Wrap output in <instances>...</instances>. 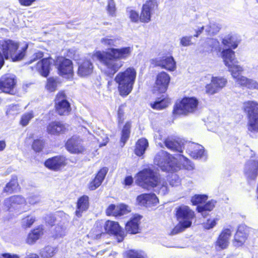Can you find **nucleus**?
<instances>
[{
  "label": "nucleus",
  "mask_w": 258,
  "mask_h": 258,
  "mask_svg": "<svg viewBox=\"0 0 258 258\" xmlns=\"http://www.w3.org/2000/svg\"><path fill=\"white\" fill-rule=\"evenodd\" d=\"M132 47L120 48H110L107 51H98L93 54V58L100 62L102 72L108 76L115 74L123 66L121 59L129 57L133 51Z\"/></svg>",
  "instance_id": "obj_1"
},
{
  "label": "nucleus",
  "mask_w": 258,
  "mask_h": 258,
  "mask_svg": "<svg viewBox=\"0 0 258 258\" xmlns=\"http://www.w3.org/2000/svg\"><path fill=\"white\" fill-rule=\"evenodd\" d=\"M154 164L158 166L162 171L166 172H176L181 169V164L186 170L194 169V165L187 158L182 155H178L176 157H172L167 152L161 150L155 156Z\"/></svg>",
  "instance_id": "obj_2"
},
{
  "label": "nucleus",
  "mask_w": 258,
  "mask_h": 258,
  "mask_svg": "<svg viewBox=\"0 0 258 258\" xmlns=\"http://www.w3.org/2000/svg\"><path fill=\"white\" fill-rule=\"evenodd\" d=\"M136 182L145 188L156 187L159 194L162 195H165L168 192L167 182L164 178H161L158 173L150 168L140 171L137 175Z\"/></svg>",
  "instance_id": "obj_3"
},
{
  "label": "nucleus",
  "mask_w": 258,
  "mask_h": 258,
  "mask_svg": "<svg viewBox=\"0 0 258 258\" xmlns=\"http://www.w3.org/2000/svg\"><path fill=\"white\" fill-rule=\"evenodd\" d=\"M195 217L194 211L187 206L181 205L176 208V217L178 224L172 229L171 235H175L183 231L191 226Z\"/></svg>",
  "instance_id": "obj_4"
},
{
  "label": "nucleus",
  "mask_w": 258,
  "mask_h": 258,
  "mask_svg": "<svg viewBox=\"0 0 258 258\" xmlns=\"http://www.w3.org/2000/svg\"><path fill=\"white\" fill-rule=\"evenodd\" d=\"M136 71L133 68H128L116 76L114 80L118 84V90L121 96H127L133 89L136 77Z\"/></svg>",
  "instance_id": "obj_5"
},
{
  "label": "nucleus",
  "mask_w": 258,
  "mask_h": 258,
  "mask_svg": "<svg viewBox=\"0 0 258 258\" xmlns=\"http://www.w3.org/2000/svg\"><path fill=\"white\" fill-rule=\"evenodd\" d=\"M19 43L11 39H2L0 40V48L3 51L6 59L11 58L13 61L21 60L25 55V51L28 48V44H25L17 53L19 48Z\"/></svg>",
  "instance_id": "obj_6"
},
{
  "label": "nucleus",
  "mask_w": 258,
  "mask_h": 258,
  "mask_svg": "<svg viewBox=\"0 0 258 258\" xmlns=\"http://www.w3.org/2000/svg\"><path fill=\"white\" fill-rule=\"evenodd\" d=\"M199 101L195 97H184L177 101L173 110V114L176 117L187 115L194 113L198 109Z\"/></svg>",
  "instance_id": "obj_7"
},
{
  "label": "nucleus",
  "mask_w": 258,
  "mask_h": 258,
  "mask_svg": "<svg viewBox=\"0 0 258 258\" xmlns=\"http://www.w3.org/2000/svg\"><path fill=\"white\" fill-rule=\"evenodd\" d=\"M220 29L221 27L219 24L215 22H210L209 19L206 17L204 18V20L200 21L199 25L195 28L196 34H194V36L198 37L203 32L204 30H205L208 35L212 36L217 34Z\"/></svg>",
  "instance_id": "obj_8"
},
{
  "label": "nucleus",
  "mask_w": 258,
  "mask_h": 258,
  "mask_svg": "<svg viewBox=\"0 0 258 258\" xmlns=\"http://www.w3.org/2000/svg\"><path fill=\"white\" fill-rule=\"evenodd\" d=\"M227 84V80L223 77H212L211 83L206 85L205 92L212 95L219 92Z\"/></svg>",
  "instance_id": "obj_9"
},
{
  "label": "nucleus",
  "mask_w": 258,
  "mask_h": 258,
  "mask_svg": "<svg viewBox=\"0 0 258 258\" xmlns=\"http://www.w3.org/2000/svg\"><path fill=\"white\" fill-rule=\"evenodd\" d=\"M155 66L160 67L169 71H173L176 69V62L172 56H159L151 60Z\"/></svg>",
  "instance_id": "obj_10"
},
{
  "label": "nucleus",
  "mask_w": 258,
  "mask_h": 258,
  "mask_svg": "<svg viewBox=\"0 0 258 258\" xmlns=\"http://www.w3.org/2000/svg\"><path fill=\"white\" fill-rule=\"evenodd\" d=\"M66 98V95L63 92H58L56 96V110L60 115L68 114L71 110L70 103Z\"/></svg>",
  "instance_id": "obj_11"
},
{
  "label": "nucleus",
  "mask_w": 258,
  "mask_h": 258,
  "mask_svg": "<svg viewBox=\"0 0 258 258\" xmlns=\"http://www.w3.org/2000/svg\"><path fill=\"white\" fill-rule=\"evenodd\" d=\"M66 148L72 154L82 153L85 150L82 140L77 136H74L67 141Z\"/></svg>",
  "instance_id": "obj_12"
},
{
  "label": "nucleus",
  "mask_w": 258,
  "mask_h": 258,
  "mask_svg": "<svg viewBox=\"0 0 258 258\" xmlns=\"http://www.w3.org/2000/svg\"><path fill=\"white\" fill-rule=\"evenodd\" d=\"M187 151L190 156L194 159L206 160L208 158L207 152L204 147L200 144L188 143Z\"/></svg>",
  "instance_id": "obj_13"
},
{
  "label": "nucleus",
  "mask_w": 258,
  "mask_h": 258,
  "mask_svg": "<svg viewBox=\"0 0 258 258\" xmlns=\"http://www.w3.org/2000/svg\"><path fill=\"white\" fill-rule=\"evenodd\" d=\"M156 1L149 0L143 5L140 16V20L143 23H148L151 20V15L153 11L157 7Z\"/></svg>",
  "instance_id": "obj_14"
},
{
  "label": "nucleus",
  "mask_w": 258,
  "mask_h": 258,
  "mask_svg": "<svg viewBox=\"0 0 258 258\" xmlns=\"http://www.w3.org/2000/svg\"><path fill=\"white\" fill-rule=\"evenodd\" d=\"M105 229L106 232L114 235L118 242L122 241L124 238V232L121 229L117 222L107 221L105 223Z\"/></svg>",
  "instance_id": "obj_15"
},
{
  "label": "nucleus",
  "mask_w": 258,
  "mask_h": 258,
  "mask_svg": "<svg viewBox=\"0 0 258 258\" xmlns=\"http://www.w3.org/2000/svg\"><path fill=\"white\" fill-rule=\"evenodd\" d=\"M16 80L13 76L6 75L0 79V89L4 92L13 94Z\"/></svg>",
  "instance_id": "obj_16"
},
{
  "label": "nucleus",
  "mask_w": 258,
  "mask_h": 258,
  "mask_svg": "<svg viewBox=\"0 0 258 258\" xmlns=\"http://www.w3.org/2000/svg\"><path fill=\"white\" fill-rule=\"evenodd\" d=\"M170 79L169 76L166 73L162 72L159 73L157 76L154 91L160 93L165 92L168 88Z\"/></svg>",
  "instance_id": "obj_17"
},
{
  "label": "nucleus",
  "mask_w": 258,
  "mask_h": 258,
  "mask_svg": "<svg viewBox=\"0 0 258 258\" xmlns=\"http://www.w3.org/2000/svg\"><path fill=\"white\" fill-rule=\"evenodd\" d=\"M244 173L249 179H254L258 174V160L249 159L244 166Z\"/></svg>",
  "instance_id": "obj_18"
},
{
  "label": "nucleus",
  "mask_w": 258,
  "mask_h": 258,
  "mask_svg": "<svg viewBox=\"0 0 258 258\" xmlns=\"http://www.w3.org/2000/svg\"><path fill=\"white\" fill-rule=\"evenodd\" d=\"M56 63L58 66V70L60 75L64 76L72 74L73 72V65L71 60L61 57L58 58Z\"/></svg>",
  "instance_id": "obj_19"
},
{
  "label": "nucleus",
  "mask_w": 258,
  "mask_h": 258,
  "mask_svg": "<svg viewBox=\"0 0 258 258\" xmlns=\"http://www.w3.org/2000/svg\"><path fill=\"white\" fill-rule=\"evenodd\" d=\"M137 202L146 207L155 206L158 203V199L154 194H144L137 197Z\"/></svg>",
  "instance_id": "obj_20"
},
{
  "label": "nucleus",
  "mask_w": 258,
  "mask_h": 258,
  "mask_svg": "<svg viewBox=\"0 0 258 258\" xmlns=\"http://www.w3.org/2000/svg\"><path fill=\"white\" fill-rule=\"evenodd\" d=\"M232 231L231 228L223 229L216 241V246L218 247L219 249L226 248L229 244Z\"/></svg>",
  "instance_id": "obj_21"
},
{
  "label": "nucleus",
  "mask_w": 258,
  "mask_h": 258,
  "mask_svg": "<svg viewBox=\"0 0 258 258\" xmlns=\"http://www.w3.org/2000/svg\"><path fill=\"white\" fill-rule=\"evenodd\" d=\"M66 165V159L63 156H55L47 159L45 162V165L47 168L58 170Z\"/></svg>",
  "instance_id": "obj_22"
},
{
  "label": "nucleus",
  "mask_w": 258,
  "mask_h": 258,
  "mask_svg": "<svg viewBox=\"0 0 258 258\" xmlns=\"http://www.w3.org/2000/svg\"><path fill=\"white\" fill-rule=\"evenodd\" d=\"M247 228L245 225H240L235 234L233 244L235 246H242L247 238Z\"/></svg>",
  "instance_id": "obj_23"
},
{
  "label": "nucleus",
  "mask_w": 258,
  "mask_h": 258,
  "mask_svg": "<svg viewBox=\"0 0 258 258\" xmlns=\"http://www.w3.org/2000/svg\"><path fill=\"white\" fill-rule=\"evenodd\" d=\"M130 211L128 207L125 205L120 204L117 206L111 205L106 209V213L108 216L112 215L116 217L126 214Z\"/></svg>",
  "instance_id": "obj_24"
},
{
  "label": "nucleus",
  "mask_w": 258,
  "mask_h": 258,
  "mask_svg": "<svg viewBox=\"0 0 258 258\" xmlns=\"http://www.w3.org/2000/svg\"><path fill=\"white\" fill-rule=\"evenodd\" d=\"M242 109L247 117L258 116V102L254 100H248L242 104Z\"/></svg>",
  "instance_id": "obj_25"
},
{
  "label": "nucleus",
  "mask_w": 258,
  "mask_h": 258,
  "mask_svg": "<svg viewBox=\"0 0 258 258\" xmlns=\"http://www.w3.org/2000/svg\"><path fill=\"white\" fill-rule=\"evenodd\" d=\"M164 144L168 149L179 153H182L184 148V143L182 141L172 137L167 138L165 140Z\"/></svg>",
  "instance_id": "obj_26"
},
{
  "label": "nucleus",
  "mask_w": 258,
  "mask_h": 258,
  "mask_svg": "<svg viewBox=\"0 0 258 258\" xmlns=\"http://www.w3.org/2000/svg\"><path fill=\"white\" fill-rule=\"evenodd\" d=\"M93 69V64L90 60H83L79 62L78 74L83 77L88 76L92 73Z\"/></svg>",
  "instance_id": "obj_27"
},
{
  "label": "nucleus",
  "mask_w": 258,
  "mask_h": 258,
  "mask_svg": "<svg viewBox=\"0 0 258 258\" xmlns=\"http://www.w3.org/2000/svg\"><path fill=\"white\" fill-rule=\"evenodd\" d=\"M66 131V125L59 121L51 122L49 123L47 127L48 133L53 135L63 134Z\"/></svg>",
  "instance_id": "obj_28"
},
{
  "label": "nucleus",
  "mask_w": 258,
  "mask_h": 258,
  "mask_svg": "<svg viewBox=\"0 0 258 258\" xmlns=\"http://www.w3.org/2000/svg\"><path fill=\"white\" fill-rule=\"evenodd\" d=\"M107 171L108 169L105 167L102 168L99 171L94 180L90 183L89 189L90 190H95L101 185Z\"/></svg>",
  "instance_id": "obj_29"
},
{
  "label": "nucleus",
  "mask_w": 258,
  "mask_h": 258,
  "mask_svg": "<svg viewBox=\"0 0 258 258\" xmlns=\"http://www.w3.org/2000/svg\"><path fill=\"white\" fill-rule=\"evenodd\" d=\"M141 217L136 215L126 224L125 229L127 232L131 234H136L139 232V224Z\"/></svg>",
  "instance_id": "obj_30"
},
{
  "label": "nucleus",
  "mask_w": 258,
  "mask_h": 258,
  "mask_svg": "<svg viewBox=\"0 0 258 258\" xmlns=\"http://www.w3.org/2000/svg\"><path fill=\"white\" fill-rule=\"evenodd\" d=\"M25 203V199L21 196H13L5 200V206L9 209H14L18 205Z\"/></svg>",
  "instance_id": "obj_31"
},
{
  "label": "nucleus",
  "mask_w": 258,
  "mask_h": 258,
  "mask_svg": "<svg viewBox=\"0 0 258 258\" xmlns=\"http://www.w3.org/2000/svg\"><path fill=\"white\" fill-rule=\"evenodd\" d=\"M238 61H237L234 63L230 64L229 66L227 67L229 71L231 73L232 77L235 80V82L238 84L239 83V79L243 77L241 76L240 74L243 71V68L242 66L239 65Z\"/></svg>",
  "instance_id": "obj_32"
},
{
  "label": "nucleus",
  "mask_w": 258,
  "mask_h": 258,
  "mask_svg": "<svg viewBox=\"0 0 258 258\" xmlns=\"http://www.w3.org/2000/svg\"><path fill=\"white\" fill-rule=\"evenodd\" d=\"M221 57L226 67L237 61L234 51L230 48L223 49L221 52Z\"/></svg>",
  "instance_id": "obj_33"
},
{
  "label": "nucleus",
  "mask_w": 258,
  "mask_h": 258,
  "mask_svg": "<svg viewBox=\"0 0 258 258\" xmlns=\"http://www.w3.org/2000/svg\"><path fill=\"white\" fill-rule=\"evenodd\" d=\"M240 39L236 35L228 34L222 39V44L229 48L235 49L238 45Z\"/></svg>",
  "instance_id": "obj_34"
},
{
  "label": "nucleus",
  "mask_w": 258,
  "mask_h": 258,
  "mask_svg": "<svg viewBox=\"0 0 258 258\" xmlns=\"http://www.w3.org/2000/svg\"><path fill=\"white\" fill-rule=\"evenodd\" d=\"M50 64L49 58H44L37 63L36 69L42 76L47 77L49 73Z\"/></svg>",
  "instance_id": "obj_35"
},
{
  "label": "nucleus",
  "mask_w": 258,
  "mask_h": 258,
  "mask_svg": "<svg viewBox=\"0 0 258 258\" xmlns=\"http://www.w3.org/2000/svg\"><path fill=\"white\" fill-rule=\"evenodd\" d=\"M89 207V198L86 196H83L80 198L77 203V209L76 215L77 217L81 216L83 212L87 210Z\"/></svg>",
  "instance_id": "obj_36"
},
{
  "label": "nucleus",
  "mask_w": 258,
  "mask_h": 258,
  "mask_svg": "<svg viewBox=\"0 0 258 258\" xmlns=\"http://www.w3.org/2000/svg\"><path fill=\"white\" fill-rule=\"evenodd\" d=\"M237 84L241 86L245 87L250 90H258V82L253 79H248L245 77H241Z\"/></svg>",
  "instance_id": "obj_37"
},
{
  "label": "nucleus",
  "mask_w": 258,
  "mask_h": 258,
  "mask_svg": "<svg viewBox=\"0 0 258 258\" xmlns=\"http://www.w3.org/2000/svg\"><path fill=\"white\" fill-rule=\"evenodd\" d=\"M43 234L42 227H39L30 232L26 239V243L31 245L34 244Z\"/></svg>",
  "instance_id": "obj_38"
},
{
  "label": "nucleus",
  "mask_w": 258,
  "mask_h": 258,
  "mask_svg": "<svg viewBox=\"0 0 258 258\" xmlns=\"http://www.w3.org/2000/svg\"><path fill=\"white\" fill-rule=\"evenodd\" d=\"M148 146V143L147 140L145 139H140L136 144L135 150V154L138 156L143 155Z\"/></svg>",
  "instance_id": "obj_39"
},
{
  "label": "nucleus",
  "mask_w": 258,
  "mask_h": 258,
  "mask_svg": "<svg viewBox=\"0 0 258 258\" xmlns=\"http://www.w3.org/2000/svg\"><path fill=\"white\" fill-rule=\"evenodd\" d=\"M120 38L119 37H113L112 36H106L102 38L100 42L105 46L112 47L117 46L119 44Z\"/></svg>",
  "instance_id": "obj_40"
},
{
  "label": "nucleus",
  "mask_w": 258,
  "mask_h": 258,
  "mask_svg": "<svg viewBox=\"0 0 258 258\" xmlns=\"http://www.w3.org/2000/svg\"><path fill=\"white\" fill-rule=\"evenodd\" d=\"M170 103V99L166 98H158L151 106L153 109L160 110L167 107Z\"/></svg>",
  "instance_id": "obj_41"
},
{
  "label": "nucleus",
  "mask_w": 258,
  "mask_h": 258,
  "mask_svg": "<svg viewBox=\"0 0 258 258\" xmlns=\"http://www.w3.org/2000/svg\"><path fill=\"white\" fill-rule=\"evenodd\" d=\"M19 189V184L16 178H13L8 182L4 188V191L12 194Z\"/></svg>",
  "instance_id": "obj_42"
},
{
  "label": "nucleus",
  "mask_w": 258,
  "mask_h": 258,
  "mask_svg": "<svg viewBox=\"0 0 258 258\" xmlns=\"http://www.w3.org/2000/svg\"><path fill=\"white\" fill-rule=\"evenodd\" d=\"M247 130L253 133H258V115L248 118Z\"/></svg>",
  "instance_id": "obj_43"
},
{
  "label": "nucleus",
  "mask_w": 258,
  "mask_h": 258,
  "mask_svg": "<svg viewBox=\"0 0 258 258\" xmlns=\"http://www.w3.org/2000/svg\"><path fill=\"white\" fill-rule=\"evenodd\" d=\"M56 251V247L47 246L41 250L40 255L41 258H49L52 257Z\"/></svg>",
  "instance_id": "obj_44"
},
{
  "label": "nucleus",
  "mask_w": 258,
  "mask_h": 258,
  "mask_svg": "<svg viewBox=\"0 0 258 258\" xmlns=\"http://www.w3.org/2000/svg\"><path fill=\"white\" fill-rule=\"evenodd\" d=\"M215 201L211 200L203 206H198L197 207V210L198 212L201 213L203 216H205V212L212 211L215 207Z\"/></svg>",
  "instance_id": "obj_45"
},
{
  "label": "nucleus",
  "mask_w": 258,
  "mask_h": 258,
  "mask_svg": "<svg viewBox=\"0 0 258 258\" xmlns=\"http://www.w3.org/2000/svg\"><path fill=\"white\" fill-rule=\"evenodd\" d=\"M131 127V124L130 122H127L123 126L121 132V137L120 139V142L121 143H122V146H124L125 142L129 138Z\"/></svg>",
  "instance_id": "obj_46"
},
{
  "label": "nucleus",
  "mask_w": 258,
  "mask_h": 258,
  "mask_svg": "<svg viewBox=\"0 0 258 258\" xmlns=\"http://www.w3.org/2000/svg\"><path fill=\"white\" fill-rule=\"evenodd\" d=\"M126 258H146V255L142 251L130 250L125 253Z\"/></svg>",
  "instance_id": "obj_47"
},
{
  "label": "nucleus",
  "mask_w": 258,
  "mask_h": 258,
  "mask_svg": "<svg viewBox=\"0 0 258 258\" xmlns=\"http://www.w3.org/2000/svg\"><path fill=\"white\" fill-rule=\"evenodd\" d=\"M33 117L34 114L32 111L24 113L21 117L20 124L23 126H26Z\"/></svg>",
  "instance_id": "obj_48"
},
{
  "label": "nucleus",
  "mask_w": 258,
  "mask_h": 258,
  "mask_svg": "<svg viewBox=\"0 0 258 258\" xmlns=\"http://www.w3.org/2000/svg\"><path fill=\"white\" fill-rule=\"evenodd\" d=\"M192 36H183L179 39V44L183 47H188L193 44Z\"/></svg>",
  "instance_id": "obj_49"
},
{
  "label": "nucleus",
  "mask_w": 258,
  "mask_h": 258,
  "mask_svg": "<svg viewBox=\"0 0 258 258\" xmlns=\"http://www.w3.org/2000/svg\"><path fill=\"white\" fill-rule=\"evenodd\" d=\"M57 82L55 79L49 78L47 79L46 88L49 92L54 91L57 87Z\"/></svg>",
  "instance_id": "obj_50"
},
{
  "label": "nucleus",
  "mask_w": 258,
  "mask_h": 258,
  "mask_svg": "<svg viewBox=\"0 0 258 258\" xmlns=\"http://www.w3.org/2000/svg\"><path fill=\"white\" fill-rule=\"evenodd\" d=\"M107 11L109 16L112 17L116 16V7L114 0H108Z\"/></svg>",
  "instance_id": "obj_51"
},
{
  "label": "nucleus",
  "mask_w": 258,
  "mask_h": 258,
  "mask_svg": "<svg viewBox=\"0 0 258 258\" xmlns=\"http://www.w3.org/2000/svg\"><path fill=\"white\" fill-rule=\"evenodd\" d=\"M168 180L170 184L172 186H177L180 183V180L178 176L176 174L173 173H172L171 174L168 176Z\"/></svg>",
  "instance_id": "obj_52"
},
{
  "label": "nucleus",
  "mask_w": 258,
  "mask_h": 258,
  "mask_svg": "<svg viewBox=\"0 0 258 258\" xmlns=\"http://www.w3.org/2000/svg\"><path fill=\"white\" fill-rule=\"evenodd\" d=\"M207 198V196L205 195H196L192 197L191 202L193 205H196L205 202Z\"/></svg>",
  "instance_id": "obj_53"
},
{
  "label": "nucleus",
  "mask_w": 258,
  "mask_h": 258,
  "mask_svg": "<svg viewBox=\"0 0 258 258\" xmlns=\"http://www.w3.org/2000/svg\"><path fill=\"white\" fill-rule=\"evenodd\" d=\"M66 228L61 226H57L54 230L53 236L55 238L62 237L66 235Z\"/></svg>",
  "instance_id": "obj_54"
},
{
  "label": "nucleus",
  "mask_w": 258,
  "mask_h": 258,
  "mask_svg": "<svg viewBox=\"0 0 258 258\" xmlns=\"http://www.w3.org/2000/svg\"><path fill=\"white\" fill-rule=\"evenodd\" d=\"M208 43L210 46L212 48V51H221V47L220 46V42L215 39H209Z\"/></svg>",
  "instance_id": "obj_55"
},
{
  "label": "nucleus",
  "mask_w": 258,
  "mask_h": 258,
  "mask_svg": "<svg viewBox=\"0 0 258 258\" xmlns=\"http://www.w3.org/2000/svg\"><path fill=\"white\" fill-rule=\"evenodd\" d=\"M127 12L132 22L137 23L139 21L140 17L139 14L136 11L127 8Z\"/></svg>",
  "instance_id": "obj_56"
},
{
  "label": "nucleus",
  "mask_w": 258,
  "mask_h": 258,
  "mask_svg": "<svg viewBox=\"0 0 258 258\" xmlns=\"http://www.w3.org/2000/svg\"><path fill=\"white\" fill-rule=\"evenodd\" d=\"M44 146V142L42 140H34L33 144H32V148L33 149L37 152H40Z\"/></svg>",
  "instance_id": "obj_57"
},
{
  "label": "nucleus",
  "mask_w": 258,
  "mask_h": 258,
  "mask_svg": "<svg viewBox=\"0 0 258 258\" xmlns=\"http://www.w3.org/2000/svg\"><path fill=\"white\" fill-rule=\"evenodd\" d=\"M35 218L33 217H27L22 220V225L24 228L30 227L34 222Z\"/></svg>",
  "instance_id": "obj_58"
},
{
  "label": "nucleus",
  "mask_w": 258,
  "mask_h": 258,
  "mask_svg": "<svg viewBox=\"0 0 258 258\" xmlns=\"http://www.w3.org/2000/svg\"><path fill=\"white\" fill-rule=\"evenodd\" d=\"M217 220V219H208L206 222L204 223V227L206 229L213 228L216 225Z\"/></svg>",
  "instance_id": "obj_59"
},
{
  "label": "nucleus",
  "mask_w": 258,
  "mask_h": 258,
  "mask_svg": "<svg viewBox=\"0 0 258 258\" xmlns=\"http://www.w3.org/2000/svg\"><path fill=\"white\" fill-rule=\"evenodd\" d=\"M123 106L121 105L119 106L118 110V123H120L122 122L124 119L123 115H124V110L123 109Z\"/></svg>",
  "instance_id": "obj_60"
},
{
  "label": "nucleus",
  "mask_w": 258,
  "mask_h": 258,
  "mask_svg": "<svg viewBox=\"0 0 258 258\" xmlns=\"http://www.w3.org/2000/svg\"><path fill=\"white\" fill-rule=\"evenodd\" d=\"M0 258H20L17 254L4 253L0 254Z\"/></svg>",
  "instance_id": "obj_61"
},
{
  "label": "nucleus",
  "mask_w": 258,
  "mask_h": 258,
  "mask_svg": "<svg viewBox=\"0 0 258 258\" xmlns=\"http://www.w3.org/2000/svg\"><path fill=\"white\" fill-rule=\"evenodd\" d=\"M43 56V54L42 52L38 51L36 52L33 56V59H32L29 63H31L37 60L39 58H41Z\"/></svg>",
  "instance_id": "obj_62"
},
{
  "label": "nucleus",
  "mask_w": 258,
  "mask_h": 258,
  "mask_svg": "<svg viewBox=\"0 0 258 258\" xmlns=\"http://www.w3.org/2000/svg\"><path fill=\"white\" fill-rule=\"evenodd\" d=\"M28 202L31 205H35L39 202V199L36 197H30L28 199Z\"/></svg>",
  "instance_id": "obj_63"
},
{
  "label": "nucleus",
  "mask_w": 258,
  "mask_h": 258,
  "mask_svg": "<svg viewBox=\"0 0 258 258\" xmlns=\"http://www.w3.org/2000/svg\"><path fill=\"white\" fill-rule=\"evenodd\" d=\"M35 1L36 0H19V2L21 5L29 6Z\"/></svg>",
  "instance_id": "obj_64"
}]
</instances>
